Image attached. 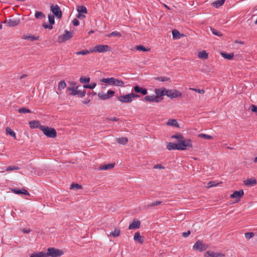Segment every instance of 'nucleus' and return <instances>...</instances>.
<instances>
[{"label":"nucleus","instance_id":"obj_10","mask_svg":"<svg viewBox=\"0 0 257 257\" xmlns=\"http://www.w3.org/2000/svg\"><path fill=\"white\" fill-rule=\"evenodd\" d=\"M115 93V91L111 90H108L107 93H104L102 92L98 93V96L102 100H106L111 98Z\"/></svg>","mask_w":257,"mask_h":257},{"label":"nucleus","instance_id":"obj_7","mask_svg":"<svg viewBox=\"0 0 257 257\" xmlns=\"http://www.w3.org/2000/svg\"><path fill=\"white\" fill-rule=\"evenodd\" d=\"M50 10L57 18L60 19L62 18V13L60 7L57 5H51Z\"/></svg>","mask_w":257,"mask_h":257},{"label":"nucleus","instance_id":"obj_38","mask_svg":"<svg viewBox=\"0 0 257 257\" xmlns=\"http://www.w3.org/2000/svg\"><path fill=\"white\" fill-rule=\"evenodd\" d=\"M48 20L49 25L53 26V25L55 24V18L54 16L51 14H49L48 15Z\"/></svg>","mask_w":257,"mask_h":257},{"label":"nucleus","instance_id":"obj_54","mask_svg":"<svg viewBox=\"0 0 257 257\" xmlns=\"http://www.w3.org/2000/svg\"><path fill=\"white\" fill-rule=\"evenodd\" d=\"M12 191L16 194H21V189L14 188L12 190Z\"/></svg>","mask_w":257,"mask_h":257},{"label":"nucleus","instance_id":"obj_42","mask_svg":"<svg viewBox=\"0 0 257 257\" xmlns=\"http://www.w3.org/2000/svg\"><path fill=\"white\" fill-rule=\"evenodd\" d=\"M18 112L20 113H31V111L30 109H28L25 107H22L18 109Z\"/></svg>","mask_w":257,"mask_h":257},{"label":"nucleus","instance_id":"obj_30","mask_svg":"<svg viewBox=\"0 0 257 257\" xmlns=\"http://www.w3.org/2000/svg\"><path fill=\"white\" fill-rule=\"evenodd\" d=\"M198 57L200 59L206 60L208 58V53L205 51H202L198 53Z\"/></svg>","mask_w":257,"mask_h":257},{"label":"nucleus","instance_id":"obj_3","mask_svg":"<svg viewBox=\"0 0 257 257\" xmlns=\"http://www.w3.org/2000/svg\"><path fill=\"white\" fill-rule=\"evenodd\" d=\"M64 253L63 250L60 249L56 248L54 247H50L47 249L46 252L47 257H60Z\"/></svg>","mask_w":257,"mask_h":257},{"label":"nucleus","instance_id":"obj_53","mask_svg":"<svg viewBox=\"0 0 257 257\" xmlns=\"http://www.w3.org/2000/svg\"><path fill=\"white\" fill-rule=\"evenodd\" d=\"M171 138L176 139L178 140H181V139H183V135L179 134V135H173L172 136Z\"/></svg>","mask_w":257,"mask_h":257},{"label":"nucleus","instance_id":"obj_58","mask_svg":"<svg viewBox=\"0 0 257 257\" xmlns=\"http://www.w3.org/2000/svg\"><path fill=\"white\" fill-rule=\"evenodd\" d=\"M30 39L31 41H36L39 39V36H35L33 35H30Z\"/></svg>","mask_w":257,"mask_h":257},{"label":"nucleus","instance_id":"obj_18","mask_svg":"<svg viewBox=\"0 0 257 257\" xmlns=\"http://www.w3.org/2000/svg\"><path fill=\"white\" fill-rule=\"evenodd\" d=\"M143 100L149 102H155L157 103L159 102V100L157 99L155 95H146L145 96Z\"/></svg>","mask_w":257,"mask_h":257},{"label":"nucleus","instance_id":"obj_63","mask_svg":"<svg viewBox=\"0 0 257 257\" xmlns=\"http://www.w3.org/2000/svg\"><path fill=\"white\" fill-rule=\"evenodd\" d=\"M191 233V231L190 230H188L186 232H183L182 233V236L184 237H188Z\"/></svg>","mask_w":257,"mask_h":257},{"label":"nucleus","instance_id":"obj_25","mask_svg":"<svg viewBox=\"0 0 257 257\" xmlns=\"http://www.w3.org/2000/svg\"><path fill=\"white\" fill-rule=\"evenodd\" d=\"M225 0H217L212 3V6L216 8H218L223 5Z\"/></svg>","mask_w":257,"mask_h":257},{"label":"nucleus","instance_id":"obj_43","mask_svg":"<svg viewBox=\"0 0 257 257\" xmlns=\"http://www.w3.org/2000/svg\"><path fill=\"white\" fill-rule=\"evenodd\" d=\"M210 31L213 34L217 36H221L222 34L220 31H217L214 28H210Z\"/></svg>","mask_w":257,"mask_h":257},{"label":"nucleus","instance_id":"obj_34","mask_svg":"<svg viewBox=\"0 0 257 257\" xmlns=\"http://www.w3.org/2000/svg\"><path fill=\"white\" fill-rule=\"evenodd\" d=\"M172 36L173 38L174 39H177L180 38V33L177 30H173L172 32Z\"/></svg>","mask_w":257,"mask_h":257},{"label":"nucleus","instance_id":"obj_60","mask_svg":"<svg viewBox=\"0 0 257 257\" xmlns=\"http://www.w3.org/2000/svg\"><path fill=\"white\" fill-rule=\"evenodd\" d=\"M42 26L45 28V29H52L53 28V26L50 25L49 24L48 25L46 23H44L42 25Z\"/></svg>","mask_w":257,"mask_h":257},{"label":"nucleus","instance_id":"obj_16","mask_svg":"<svg viewBox=\"0 0 257 257\" xmlns=\"http://www.w3.org/2000/svg\"><path fill=\"white\" fill-rule=\"evenodd\" d=\"M134 90L136 93H141L143 95H145L148 93V91L146 88L140 87L138 85H136L134 87Z\"/></svg>","mask_w":257,"mask_h":257},{"label":"nucleus","instance_id":"obj_21","mask_svg":"<svg viewBox=\"0 0 257 257\" xmlns=\"http://www.w3.org/2000/svg\"><path fill=\"white\" fill-rule=\"evenodd\" d=\"M141 223L139 220H134L133 222L129 225V229H135L138 228L140 226Z\"/></svg>","mask_w":257,"mask_h":257},{"label":"nucleus","instance_id":"obj_40","mask_svg":"<svg viewBox=\"0 0 257 257\" xmlns=\"http://www.w3.org/2000/svg\"><path fill=\"white\" fill-rule=\"evenodd\" d=\"M66 86V83L65 82L64 80H61L59 82L58 84V89L59 90H61L65 88V87Z\"/></svg>","mask_w":257,"mask_h":257},{"label":"nucleus","instance_id":"obj_35","mask_svg":"<svg viewBox=\"0 0 257 257\" xmlns=\"http://www.w3.org/2000/svg\"><path fill=\"white\" fill-rule=\"evenodd\" d=\"M86 93V92L84 89L82 90L77 89L76 95H78L80 97H83L85 96Z\"/></svg>","mask_w":257,"mask_h":257},{"label":"nucleus","instance_id":"obj_11","mask_svg":"<svg viewBox=\"0 0 257 257\" xmlns=\"http://www.w3.org/2000/svg\"><path fill=\"white\" fill-rule=\"evenodd\" d=\"M166 95L171 98H175L177 97H181L182 96V93L177 90H169L167 89L166 91Z\"/></svg>","mask_w":257,"mask_h":257},{"label":"nucleus","instance_id":"obj_28","mask_svg":"<svg viewBox=\"0 0 257 257\" xmlns=\"http://www.w3.org/2000/svg\"><path fill=\"white\" fill-rule=\"evenodd\" d=\"M116 142L119 144L124 145L128 142V140L126 137H121L117 138Z\"/></svg>","mask_w":257,"mask_h":257},{"label":"nucleus","instance_id":"obj_20","mask_svg":"<svg viewBox=\"0 0 257 257\" xmlns=\"http://www.w3.org/2000/svg\"><path fill=\"white\" fill-rule=\"evenodd\" d=\"M244 184L246 186H253L256 184V181L254 178H251L244 180Z\"/></svg>","mask_w":257,"mask_h":257},{"label":"nucleus","instance_id":"obj_46","mask_svg":"<svg viewBox=\"0 0 257 257\" xmlns=\"http://www.w3.org/2000/svg\"><path fill=\"white\" fill-rule=\"evenodd\" d=\"M156 80L161 81V82H165L167 81L170 80V78L167 77H164V76H160L156 77L155 78Z\"/></svg>","mask_w":257,"mask_h":257},{"label":"nucleus","instance_id":"obj_22","mask_svg":"<svg viewBox=\"0 0 257 257\" xmlns=\"http://www.w3.org/2000/svg\"><path fill=\"white\" fill-rule=\"evenodd\" d=\"M167 150L171 151V150H179V149H180V148L178 147V143L175 144V143H169L167 145Z\"/></svg>","mask_w":257,"mask_h":257},{"label":"nucleus","instance_id":"obj_9","mask_svg":"<svg viewBox=\"0 0 257 257\" xmlns=\"http://www.w3.org/2000/svg\"><path fill=\"white\" fill-rule=\"evenodd\" d=\"M167 89L165 88H156L155 89V93L156 94L155 96L158 100H159V102H161L163 99L164 95H166V91Z\"/></svg>","mask_w":257,"mask_h":257},{"label":"nucleus","instance_id":"obj_8","mask_svg":"<svg viewBox=\"0 0 257 257\" xmlns=\"http://www.w3.org/2000/svg\"><path fill=\"white\" fill-rule=\"evenodd\" d=\"M73 37V33L67 30L64 31V34L58 36V41L60 43H63L69 40Z\"/></svg>","mask_w":257,"mask_h":257},{"label":"nucleus","instance_id":"obj_26","mask_svg":"<svg viewBox=\"0 0 257 257\" xmlns=\"http://www.w3.org/2000/svg\"><path fill=\"white\" fill-rule=\"evenodd\" d=\"M221 55L224 59L227 60H231L234 56L233 53H227L225 52H221Z\"/></svg>","mask_w":257,"mask_h":257},{"label":"nucleus","instance_id":"obj_1","mask_svg":"<svg viewBox=\"0 0 257 257\" xmlns=\"http://www.w3.org/2000/svg\"><path fill=\"white\" fill-rule=\"evenodd\" d=\"M100 81L102 82L107 83L109 85H112L116 86L123 87L124 86V82L122 80H118L114 77H110L107 78H102Z\"/></svg>","mask_w":257,"mask_h":257},{"label":"nucleus","instance_id":"obj_15","mask_svg":"<svg viewBox=\"0 0 257 257\" xmlns=\"http://www.w3.org/2000/svg\"><path fill=\"white\" fill-rule=\"evenodd\" d=\"M244 195V192L243 190L239 191H235L232 194L230 195V197L231 198H236L237 201L242 196Z\"/></svg>","mask_w":257,"mask_h":257},{"label":"nucleus","instance_id":"obj_4","mask_svg":"<svg viewBox=\"0 0 257 257\" xmlns=\"http://www.w3.org/2000/svg\"><path fill=\"white\" fill-rule=\"evenodd\" d=\"M178 146L180 148L179 150H185L189 148L192 147V142L190 139H181L178 140Z\"/></svg>","mask_w":257,"mask_h":257},{"label":"nucleus","instance_id":"obj_19","mask_svg":"<svg viewBox=\"0 0 257 257\" xmlns=\"http://www.w3.org/2000/svg\"><path fill=\"white\" fill-rule=\"evenodd\" d=\"M134 239L141 243V244H143L144 243V237L142 236L141 235H140V232H137L135 233V235H134Z\"/></svg>","mask_w":257,"mask_h":257},{"label":"nucleus","instance_id":"obj_56","mask_svg":"<svg viewBox=\"0 0 257 257\" xmlns=\"http://www.w3.org/2000/svg\"><path fill=\"white\" fill-rule=\"evenodd\" d=\"M129 95L131 99H132L133 98H137L140 97V95H139V94L134 93L133 92L129 93Z\"/></svg>","mask_w":257,"mask_h":257},{"label":"nucleus","instance_id":"obj_62","mask_svg":"<svg viewBox=\"0 0 257 257\" xmlns=\"http://www.w3.org/2000/svg\"><path fill=\"white\" fill-rule=\"evenodd\" d=\"M72 23L74 26H77L79 25V22L77 19H74L72 21Z\"/></svg>","mask_w":257,"mask_h":257},{"label":"nucleus","instance_id":"obj_33","mask_svg":"<svg viewBox=\"0 0 257 257\" xmlns=\"http://www.w3.org/2000/svg\"><path fill=\"white\" fill-rule=\"evenodd\" d=\"M107 37H120L121 36V34L120 33L117 31H114L112 32L109 34H107L106 35Z\"/></svg>","mask_w":257,"mask_h":257},{"label":"nucleus","instance_id":"obj_23","mask_svg":"<svg viewBox=\"0 0 257 257\" xmlns=\"http://www.w3.org/2000/svg\"><path fill=\"white\" fill-rule=\"evenodd\" d=\"M114 166V163L102 165L99 167L100 170H107L113 168Z\"/></svg>","mask_w":257,"mask_h":257},{"label":"nucleus","instance_id":"obj_14","mask_svg":"<svg viewBox=\"0 0 257 257\" xmlns=\"http://www.w3.org/2000/svg\"><path fill=\"white\" fill-rule=\"evenodd\" d=\"M225 255L222 253L207 251L204 254V257H224Z\"/></svg>","mask_w":257,"mask_h":257},{"label":"nucleus","instance_id":"obj_61","mask_svg":"<svg viewBox=\"0 0 257 257\" xmlns=\"http://www.w3.org/2000/svg\"><path fill=\"white\" fill-rule=\"evenodd\" d=\"M21 194H24L26 195L30 196V193L24 188L21 189Z\"/></svg>","mask_w":257,"mask_h":257},{"label":"nucleus","instance_id":"obj_64","mask_svg":"<svg viewBox=\"0 0 257 257\" xmlns=\"http://www.w3.org/2000/svg\"><path fill=\"white\" fill-rule=\"evenodd\" d=\"M76 18L78 19H82L85 18V16L81 13H78L76 15Z\"/></svg>","mask_w":257,"mask_h":257},{"label":"nucleus","instance_id":"obj_37","mask_svg":"<svg viewBox=\"0 0 257 257\" xmlns=\"http://www.w3.org/2000/svg\"><path fill=\"white\" fill-rule=\"evenodd\" d=\"M90 53H91L90 52V50L89 51H88L86 49H84V50H82V51L76 52L75 53V54L77 55H86L89 54Z\"/></svg>","mask_w":257,"mask_h":257},{"label":"nucleus","instance_id":"obj_36","mask_svg":"<svg viewBox=\"0 0 257 257\" xmlns=\"http://www.w3.org/2000/svg\"><path fill=\"white\" fill-rule=\"evenodd\" d=\"M35 16L36 18L38 19H42L45 17V15L42 12L36 11L35 14Z\"/></svg>","mask_w":257,"mask_h":257},{"label":"nucleus","instance_id":"obj_24","mask_svg":"<svg viewBox=\"0 0 257 257\" xmlns=\"http://www.w3.org/2000/svg\"><path fill=\"white\" fill-rule=\"evenodd\" d=\"M167 124L168 125H171L173 126H175L176 127H179V124L176 119H170L168 120L167 122Z\"/></svg>","mask_w":257,"mask_h":257},{"label":"nucleus","instance_id":"obj_51","mask_svg":"<svg viewBox=\"0 0 257 257\" xmlns=\"http://www.w3.org/2000/svg\"><path fill=\"white\" fill-rule=\"evenodd\" d=\"M254 236V233L253 232H246L245 233V237L246 239H249L252 237Z\"/></svg>","mask_w":257,"mask_h":257},{"label":"nucleus","instance_id":"obj_27","mask_svg":"<svg viewBox=\"0 0 257 257\" xmlns=\"http://www.w3.org/2000/svg\"><path fill=\"white\" fill-rule=\"evenodd\" d=\"M77 11L78 13H81V14H87V10L85 6H77Z\"/></svg>","mask_w":257,"mask_h":257},{"label":"nucleus","instance_id":"obj_45","mask_svg":"<svg viewBox=\"0 0 257 257\" xmlns=\"http://www.w3.org/2000/svg\"><path fill=\"white\" fill-rule=\"evenodd\" d=\"M162 203V201H156L153 202L150 204H148L147 206H148V207H154V206L160 205Z\"/></svg>","mask_w":257,"mask_h":257},{"label":"nucleus","instance_id":"obj_29","mask_svg":"<svg viewBox=\"0 0 257 257\" xmlns=\"http://www.w3.org/2000/svg\"><path fill=\"white\" fill-rule=\"evenodd\" d=\"M79 86L69 87L67 88V90L71 91L70 93V95H76L77 89H78Z\"/></svg>","mask_w":257,"mask_h":257},{"label":"nucleus","instance_id":"obj_49","mask_svg":"<svg viewBox=\"0 0 257 257\" xmlns=\"http://www.w3.org/2000/svg\"><path fill=\"white\" fill-rule=\"evenodd\" d=\"M74 188L78 190V189H82V186L81 185H79L78 184H74V183L72 184L71 185L70 189H73Z\"/></svg>","mask_w":257,"mask_h":257},{"label":"nucleus","instance_id":"obj_57","mask_svg":"<svg viewBox=\"0 0 257 257\" xmlns=\"http://www.w3.org/2000/svg\"><path fill=\"white\" fill-rule=\"evenodd\" d=\"M216 184H215V182L214 181H210L207 183V187L210 188L212 187L215 186Z\"/></svg>","mask_w":257,"mask_h":257},{"label":"nucleus","instance_id":"obj_13","mask_svg":"<svg viewBox=\"0 0 257 257\" xmlns=\"http://www.w3.org/2000/svg\"><path fill=\"white\" fill-rule=\"evenodd\" d=\"M117 99L122 103H130L132 101V99L131 98L129 94L117 96Z\"/></svg>","mask_w":257,"mask_h":257},{"label":"nucleus","instance_id":"obj_59","mask_svg":"<svg viewBox=\"0 0 257 257\" xmlns=\"http://www.w3.org/2000/svg\"><path fill=\"white\" fill-rule=\"evenodd\" d=\"M250 109L252 112H257V106L252 104L250 106Z\"/></svg>","mask_w":257,"mask_h":257},{"label":"nucleus","instance_id":"obj_52","mask_svg":"<svg viewBox=\"0 0 257 257\" xmlns=\"http://www.w3.org/2000/svg\"><path fill=\"white\" fill-rule=\"evenodd\" d=\"M190 89L196 92H198L199 93H200V94H204L205 93V91L204 89H197V88H191Z\"/></svg>","mask_w":257,"mask_h":257},{"label":"nucleus","instance_id":"obj_48","mask_svg":"<svg viewBox=\"0 0 257 257\" xmlns=\"http://www.w3.org/2000/svg\"><path fill=\"white\" fill-rule=\"evenodd\" d=\"M136 49L140 51L146 52L148 51V50L143 45H141L136 46Z\"/></svg>","mask_w":257,"mask_h":257},{"label":"nucleus","instance_id":"obj_17","mask_svg":"<svg viewBox=\"0 0 257 257\" xmlns=\"http://www.w3.org/2000/svg\"><path fill=\"white\" fill-rule=\"evenodd\" d=\"M30 127L33 129L36 128H39L41 130V126H43L44 125H41L40 122L39 120H32L30 121L29 122Z\"/></svg>","mask_w":257,"mask_h":257},{"label":"nucleus","instance_id":"obj_44","mask_svg":"<svg viewBox=\"0 0 257 257\" xmlns=\"http://www.w3.org/2000/svg\"><path fill=\"white\" fill-rule=\"evenodd\" d=\"M96 85V84L95 83H92L90 84L84 85L83 86V88L84 89L85 88H89L90 89H93V88H94L95 87Z\"/></svg>","mask_w":257,"mask_h":257},{"label":"nucleus","instance_id":"obj_31","mask_svg":"<svg viewBox=\"0 0 257 257\" xmlns=\"http://www.w3.org/2000/svg\"><path fill=\"white\" fill-rule=\"evenodd\" d=\"M30 257H47L46 253L44 252H39L38 253H33L30 255Z\"/></svg>","mask_w":257,"mask_h":257},{"label":"nucleus","instance_id":"obj_47","mask_svg":"<svg viewBox=\"0 0 257 257\" xmlns=\"http://www.w3.org/2000/svg\"><path fill=\"white\" fill-rule=\"evenodd\" d=\"M20 169V168L16 166H8L7 169V171H13V170H18Z\"/></svg>","mask_w":257,"mask_h":257},{"label":"nucleus","instance_id":"obj_12","mask_svg":"<svg viewBox=\"0 0 257 257\" xmlns=\"http://www.w3.org/2000/svg\"><path fill=\"white\" fill-rule=\"evenodd\" d=\"M4 23H7V26L10 27H14L20 23V20L19 19H10L8 20H6Z\"/></svg>","mask_w":257,"mask_h":257},{"label":"nucleus","instance_id":"obj_2","mask_svg":"<svg viewBox=\"0 0 257 257\" xmlns=\"http://www.w3.org/2000/svg\"><path fill=\"white\" fill-rule=\"evenodd\" d=\"M41 131L43 132L44 134L48 138H54L57 136V132L56 130L51 127L49 126H41Z\"/></svg>","mask_w":257,"mask_h":257},{"label":"nucleus","instance_id":"obj_55","mask_svg":"<svg viewBox=\"0 0 257 257\" xmlns=\"http://www.w3.org/2000/svg\"><path fill=\"white\" fill-rule=\"evenodd\" d=\"M153 168L154 169H164V167L161 164H156V165H154V167H153Z\"/></svg>","mask_w":257,"mask_h":257},{"label":"nucleus","instance_id":"obj_32","mask_svg":"<svg viewBox=\"0 0 257 257\" xmlns=\"http://www.w3.org/2000/svg\"><path fill=\"white\" fill-rule=\"evenodd\" d=\"M6 131L7 134H9L15 139H16V133L11 128L7 127Z\"/></svg>","mask_w":257,"mask_h":257},{"label":"nucleus","instance_id":"obj_41","mask_svg":"<svg viewBox=\"0 0 257 257\" xmlns=\"http://www.w3.org/2000/svg\"><path fill=\"white\" fill-rule=\"evenodd\" d=\"M90 78L89 77H81L79 79V81L81 83H88L90 81Z\"/></svg>","mask_w":257,"mask_h":257},{"label":"nucleus","instance_id":"obj_50","mask_svg":"<svg viewBox=\"0 0 257 257\" xmlns=\"http://www.w3.org/2000/svg\"><path fill=\"white\" fill-rule=\"evenodd\" d=\"M120 230L119 229L115 228L113 231L111 232V234L113 237H117L120 234Z\"/></svg>","mask_w":257,"mask_h":257},{"label":"nucleus","instance_id":"obj_39","mask_svg":"<svg viewBox=\"0 0 257 257\" xmlns=\"http://www.w3.org/2000/svg\"><path fill=\"white\" fill-rule=\"evenodd\" d=\"M198 137L200 138H203L206 140H211L213 137L211 136L205 134H200L198 135Z\"/></svg>","mask_w":257,"mask_h":257},{"label":"nucleus","instance_id":"obj_5","mask_svg":"<svg viewBox=\"0 0 257 257\" xmlns=\"http://www.w3.org/2000/svg\"><path fill=\"white\" fill-rule=\"evenodd\" d=\"M111 50V48L106 45H97L93 48L90 49V52H98V53H104L108 51H110Z\"/></svg>","mask_w":257,"mask_h":257},{"label":"nucleus","instance_id":"obj_6","mask_svg":"<svg viewBox=\"0 0 257 257\" xmlns=\"http://www.w3.org/2000/svg\"><path fill=\"white\" fill-rule=\"evenodd\" d=\"M208 247V244L203 243V241L198 240L193 246V249L194 250H198L200 252L205 251Z\"/></svg>","mask_w":257,"mask_h":257}]
</instances>
